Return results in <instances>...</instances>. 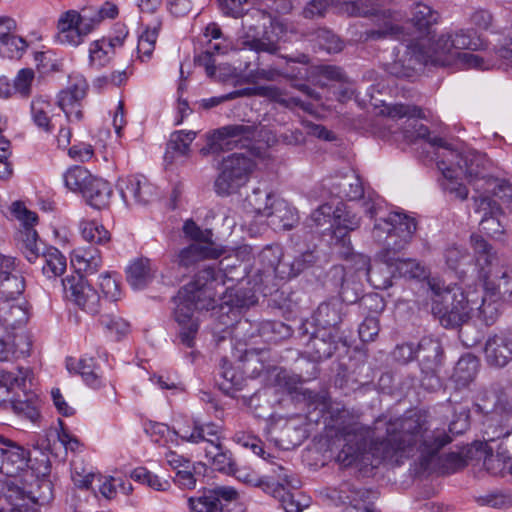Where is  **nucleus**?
<instances>
[{
    "label": "nucleus",
    "instance_id": "nucleus-1",
    "mask_svg": "<svg viewBox=\"0 0 512 512\" xmlns=\"http://www.w3.org/2000/svg\"><path fill=\"white\" fill-rule=\"evenodd\" d=\"M328 427L345 441L338 454V461L344 466L356 463L377 466L382 461L399 465L404 459L414 456H417L423 471L450 474L466 465L459 453L439 456L440 449L451 441V437L443 429L430 430L426 414L420 411L390 420L386 428L387 436L379 442L368 443L369 428L351 417L347 410L340 411Z\"/></svg>",
    "mask_w": 512,
    "mask_h": 512
},
{
    "label": "nucleus",
    "instance_id": "nucleus-2",
    "mask_svg": "<svg viewBox=\"0 0 512 512\" xmlns=\"http://www.w3.org/2000/svg\"><path fill=\"white\" fill-rule=\"evenodd\" d=\"M416 228L413 218L398 212L390 213L387 218L377 221L372 231L374 239L383 245L382 260L370 265L367 256L352 255L356 269L367 271V279L375 289L385 290L392 285L395 272L392 253H400L408 246Z\"/></svg>",
    "mask_w": 512,
    "mask_h": 512
},
{
    "label": "nucleus",
    "instance_id": "nucleus-3",
    "mask_svg": "<svg viewBox=\"0 0 512 512\" xmlns=\"http://www.w3.org/2000/svg\"><path fill=\"white\" fill-rule=\"evenodd\" d=\"M224 284L222 274L216 273L212 267H207L199 271L192 282L179 290L175 297L174 318L181 327L180 341L187 348L193 347L199 327L194 311L212 308L217 294L216 289Z\"/></svg>",
    "mask_w": 512,
    "mask_h": 512
},
{
    "label": "nucleus",
    "instance_id": "nucleus-4",
    "mask_svg": "<svg viewBox=\"0 0 512 512\" xmlns=\"http://www.w3.org/2000/svg\"><path fill=\"white\" fill-rule=\"evenodd\" d=\"M479 278L486 290L500 292L512 299V268L501 260L493 247L480 235L470 237Z\"/></svg>",
    "mask_w": 512,
    "mask_h": 512
},
{
    "label": "nucleus",
    "instance_id": "nucleus-5",
    "mask_svg": "<svg viewBox=\"0 0 512 512\" xmlns=\"http://www.w3.org/2000/svg\"><path fill=\"white\" fill-rule=\"evenodd\" d=\"M429 287L431 312L442 326L454 328L469 320L475 301L469 300L461 287L445 286L436 280L429 282Z\"/></svg>",
    "mask_w": 512,
    "mask_h": 512
},
{
    "label": "nucleus",
    "instance_id": "nucleus-6",
    "mask_svg": "<svg viewBox=\"0 0 512 512\" xmlns=\"http://www.w3.org/2000/svg\"><path fill=\"white\" fill-rule=\"evenodd\" d=\"M246 200L255 222L265 224L275 231L290 230L299 221L297 210L273 193L257 188Z\"/></svg>",
    "mask_w": 512,
    "mask_h": 512
},
{
    "label": "nucleus",
    "instance_id": "nucleus-7",
    "mask_svg": "<svg viewBox=\"0 0 512 512\" xmlns=\"http://www.w3.org/2000/svg\"><path fill=\"white\" fill-rule=\"evenodd\" d=\"M484 47V42L476 32L469 29H456L439 35L427 50H420L418 57L434 65H449L458 57L459 50L477 51Z\"/></svg>",
    "mask_w": 512,
    "mask_h": 512
},
{
    "label": "nucleus",
    "instance_id": "nucleus-8",
    "mask_svg": "<svg viewBox=\"0 0 512 512\" xmlns=\"http://www.w3.org/2000/svg\"><path fill=\"white\" fill-rule=\"evenodd\" d=\"M437 156L445 159L459 173L465 174L471 182L475 181L476 191L488 192L485 185L494 182L488 173L492 163L483 153L470 149L458 152L447 147L444 151L438 152Z\"/></svg>",
    "mask_w": 512,
    "mask_h": 512
},
{
    "label": "nucleus",
    "instance_id": "nucleus-9",
    "mask_svg": "<svg viewBox=\"0 0 512 512\" xmlns=\"http://www.w3.org/2000/svg\"><path fill=\"white\" fill-rule=\"evenodd\" d=\"M256 162L250 156L234 153L222 160L220 173L215 180V190L219 195H230L238 191L250 179Z\"/></svg>",
    "mask_w": 512,
    "mask_h": 512
},
{
    "label": "nucleus",
    "instance_id": "nucleus-10",
    "mask_svg": "<svg viewBox=\"0 0 512 512\" xmlns=\"http://www.w3.org/2000/svg\"><path fill=\"white\" fill-rule=\"evenodd\" d=\"M41 486L48 490V494L27 490L16 480L0 479V512H24L23 508L30 503L48 502L51 498V485L48 481H42Z\"/></svg>",
    "mask_w": 512,
    "mask_h": 512
},
{
    "label": "nucleus",
    "instance_id": "nucleus-11",
    "mask_svg": "<svg viewBox=\"0 0 512 512\" xmlns=\"http://www.w3.org/2000/svg\"><path fill=\"white\" fill-rule=\"evenodd\" d=\"M256 135V128L245 124L223 126L206 134V145L200 149L203 156L230 150L237 145L246 146Z\"/></svg>",
    "mask_w": 512,
    "mask_h": 512
},
{
    "label": "nucleus",
    "instance_id": "nucleus-12",
    "mask_svg": "<svg viewBox=\"0 0 512 512\" xmlns=\"http://www.w3.org/2000/svg\"><path fill=\"white\" fill-rule=\"evenodd\" d=\"M65 298L81 310L96 314L100 308V295L80 273L66 276L62 280Z\"/></svg>",
    "mask_w": 512,
    "mask_h": 512
},
{
    "label": "nucleus",
    "instance_id": "nucleus-13",
    "mask_svg": "<svg viewBox=\"0 0 512 512\" xmlns=\"http://www.w3.org/2000/svg\"><path fill=\"white\" fill-rule=\"evenodd\" d=\"M11 212L22 224V228L18 232L20 249L29 262H34L40 257L38 234L34 229V225L37 222V215L28 210L21 202H14L11 206Z\"/></svg>",
    "mask_w": 512,
    "mask_h": 512
},
{
    "label": "nucleus",
    "instance_id": "nucleus-14",
    "mask_svg": "<svg viewBox=\"0 0 512 512\" xmlns=\"http://www.w3.org/2000/svg\"><path fill=\"white\" fill-rule=\"evenodd\" d=\"M89 34L79 11L71 9L60 14L56 34L59 43L77 47L84 42Z\"/></svg>",
    "mask_w": 512,
    "mask_h": 512
},
{
    "label": "nucleus",
    "instance_id": "nucleus-15",
    "mask_svg": "<svg viewBox=\"0 0 512 512\" xmlns=\"http://www.w3.org/2000/svg\"><path fill=\"white\" fill-rule=\"evenodd\" d=\"M30 453L10 439L0 436V473L16 477L28 467Z\"/></svg>",
    "mask_w": 512,
    "mask_h": 512
},
{
    "label": "nucleus",
    "instance_id": "nucleus-16",
    "mask_svg": "<svg viewBox=\"0 0 512 512\" xmlns=\"http://www.w3.org/2000/svg\"><path fill=\"white\" fill-rule=\"evenodd\" d=\"M360 226V218L348 211L343 203H338L335 206V216L332 224V234L344 249L341 253L344 257L354 255L352 253L351 241L348 236L350 231H354Z\"/></svg>",
    "mask_w": 512,
    "mask_h": 512
},
{
    "label": "nucleus",
    "instance_id": "nucleus-17",
    "mask_svg": "<svg viewBox=\"0 0 512 512\" xmlns=\"http://www.w3.org/2000/svg\"><path fill=\"white\" fill-rule=\"evenodd\" d=\"M207 442L205 447V456L211 462V465L218 471L231 474L236 466L232 454L227 450L222 441L224 439L220 426L207 431Z\"/></svg>",
    "mask_w": 512,
    "mask_h": 512
},
{
    "label": "nucleus",
    "instance_id": "nucleus-18",
    "mask_svg": "<svg viewBox=\"0 0 512 512\" xmlns=\"http://www.w3.org/2000/svg\"><path fill=\"white\" fill-rule=\"evenodd\" d=\"M224 252V247L220 245L192 243L176 252L172 257V263L180 269L189 270L203 260L219 258Z\"/></svg>",
    "mask_w": 512,
    "mask_h": 512
},
{
    "label": "nucleus",
    "instance_id": "nucleus-19",
    "mask_svg": "<svg viewBox=\"0 0 512 512\" xmlns=\"http://www.w3.org/2000/svg\"><path fill=\"white\" fill-rule=\"evenodd\" d=\"M14 260L0 254V301L3 304L20 298L24 291V280L12 274Z\"/></svg>",
    "mask_w": 512,
    "mask_h": 512
},
{
    "label": "nucleus",
    "instance_id": "nucleus-20",
    "mask_svg": "<svg viewBox=\"0 0 512 512\" xmlns=\"http://www.w3.org/2000/svg\"><path fill=\"white\" fill-rule=\"evenodd\" d=\"M120 193L127 205L147 204L155 198L156 188L143 176H131L120 184Z\"/></svg>",
    "mask_w": 512,
    "mask_h": 512
},
{
    "label": "nucleus",
    "instance_id": "nucleus-21",
    "mask_svg": "<svg viewBox=\"0 0 512 512\" xmlns=\"http://www.w3.org/2000/svg\"><path fill=\"white\" fill-rule=\"evenodd\" d=\"M127 35V30L121 28L114 37L93 41L89 47L90 64L96 68L107 65L115 55L116 49L123 46Z\"/></svg>",
    "mask_w": 512,
    "mask_h": 512
},
{
    "label": "nucleus",
    "instance_id": "nucleus-22",
    "mask_svg": "<svg viewBox=\"0 0 512 512\" xmlns=\"http://www.w3.org/2000/svg\"><path fill=\"white\" fill-rule=\"evenodd\" d=\"M475 212L482 215L480 226L488 235L495 237L504 232L497 216L501 213L500 205L490 196L481 194L474 197Z\"/></svg>",
    "mask_w": 512,
    "mask_h": 512
},
{
    "label": "nucleus",
    "instance_id": "nucleus-23",
    "mask_svg": "<svg viewBox=\"0 0 512 512\" xmlns=\"http://www.w3.org/2000/svg\"><path fill=\"white\" fill-rule=\"evenodd\" d=\"M254 94L267 97L271 100L283 103L285 105H288L290 101L294 102L296 105H298V102L294 98H291L289 100L284 99L282 97V93L280 92V90L274 86H259L256 88L240 89V90H236V91L224 94L222 96L211 97L209 99H203L202 106L206 109H209V108L215 107L225 101L233 100V99H236L238 97H243V96H251Z\"/></svg>",
    "mask_w": 512,
    "mask_h": 512
},
{
    "label": "nucleus",
    "instance_id": "nucleus-24",
    "mask_svg": "<svg viewBox=\"0 0 512 512\" xmlns=\"http://www.w3.org/2000/svg\"><path fill=\"white\" fill-rule=\"evenodd\" d=\"M439 14L431 7L418 3L413 7L411 23L413 24L418 36L415 43H424V49H428L434 39L430 38L431 29L437 24Z\"/></svg>",
    "mask_w": 512,
    "mask_h": 512
},
{
    "label": "nucleus",
    "instance_id": "nucleus-25",
    "mask_svg": "<svg viewBox=\"0 0 512 512\" xmlns=\"http://www.w3.org/2000/svg\"><path fill=\"white\" fill-rule=\"evenodd\" d=\"M23 393L14 397L8 395L6 402H2L6 409H11L17 416L35 422L39 418V399L33 392L26 391V384L22 388H18Z\"/></svg>",
    "mask_w": 512,
    "mask_h": 512
},
{
    "label": "nucleus",
    "instance_id": "nucleus-26",
    "mask_svg": "<svg viewBox=\"0 0 512 512\" xmlns=\"http://www.w3.org/2000/svg\"><path fill=\"white\" fill-rule=\"evenodd\" d=\"M339 493V501L346 505L343 512H376L368 490L344 484Z\"/></svg>",
    "mask_w": 512,
    "mask_h": 512
},
{
    "label": "nucleus",
    "instance_id": "nucleus-27",
    "mask_svg": "<svg viewBox=\"0 0 512 512\" xmlns=\"http://www.w3.org/2000/svg\"><path fill=\"white\" fill-rule=\"evenodd\" d=\"M156 271L150 259L136 258L126 268L127 281L134 289H143L154 279Z\"/></svg>",
    "mask_w": 512,
    "mask_h": 512
},
{
    "label": "nucleus",
    "instance_id": "nucleus-28",
    "mask_svg": "<svg viewBox=\"0 0 512 512\" xmlns=\"http://www.w3.org/2000/svg\"><path fill=\"white\" fill-rule=\"evenodd\" d=\"M69 373L78 374L88 385H95L98 379V366L91 354H75L66 358Z\"/></svg>",
    "mask_w": 512,
    "mask_h": 512
},
{
    "label": "nucleus",
    "instance_id": "nucleus-29",
    "mask_svg": "<svg viewBox=\"0 0 512 512\" xmlns=\"http://www.w3.org/2000/svg\"><path fill=\"white\" fill-rule=\"evenodd\" d=\"M437 167L443 175V179L440 182L442 189L456 199H467L469 193L468 189L458 181V178L462 174L443 158L437 161Z\"/></svg>",
    "mask_w": 512,
    "mask_h": 512
},
{
    "label": "nucleus",
    "instance_id": "nucleus-30",
    "mask_svg": "<svg viewBox=\"0 0 512 512\" xmlns=\"http://www.w3.org/2000/svg\"><path fill=\"white\" fill-rule=\"evenodd\" d=\"M437 167L443 175V179L440 182L442 189L456 199H467L469 193L468 189L458 181V178L462 174L443 158L437 161Z\"/></svg>",
    "mask_w": 512,
    "mask_h": 512
},
{
    "label": "nucleus",
    "instance_id": "nucleus-31",
    "mask_svg": "<svg viewBox=\"0 0 512 512\" xmlns=\"http://www.w3.org/2000/svg\"><path fill=\"white\" fill-rule=\"evenodd\" d=\"M33 371L29 367L19 366L17 374L0 369V404L6 402V397L15 393L16 388H22L25 382H31Z\"/></svg>",
    "mask_w": 512,
    "mask_h": 512
},
{
    "label": "nucleus",
    "instance_id": "nucleus-32",
    "mask_svg": "<svg viewBox=\"0 0 512 512\" xmlns=\"http://www.w3.org/2000/svg\"><path fill=\"white\" fill-rule=\"evenodd\" d=\"M145 29L140 34L137 45L138 58L142 61L150 60L155 49L158 33L161 28V21L158 17L150 22H145L144 17L141 18Z\"/></svg>",
    "mask_w": 512,
    "mask_h": 512
},
{
    "label": "nucleus",
    "instance_id": "nucleus-33",
    "mask_svg": "<svg viewBox=\"0 0 512 512\" xmlns=\"http://www.w3.org/2000/svg\"><path fill=\"white\" fill-rule=\"evenodd\" d=\"M71 265L77 272L96 273L102 265L99 250L96 248H75L70 257Z\"/></svg>",
    "mask_w": 512,
    "mask_h": 512
},
{
    "label": "nucleus",
    "instance_id": "nucleus-34",
    "mask_svg": "<svg viewBox=\"0 0 512 512\" xmlns=\"http://www.w3.org/2000/svg\"><path fill=\"white\" fill-rule=\"evenodd\" d=\"M420 50L425 51L424 43H411L407 45L406 54L409 55V63L405 64L402 61H394L388 64L387 71L398 78H410L414 75L416 63L428 64L419 59L418 54Z\"/></svg>",
    "mask_w": 512,
    "mask_h": 512
},
{
    "label": "nucleus",
    "instance_id": "nucleus-35",
    "mask_svg": "<svg viewBox=\"0 0 512 512\" xmlns=\"http://www.w3.org/2000/svg\"><path fill=\"white\" fill-rule=\"evenodd\" d=\"M112 193L113 190L109 182L94 177L87 190L84 191L83 196L93 208L104 209L110 204Z\"/></svg>",
    "mask_w": 512,
    "mask_h": 512
},
{
    "label": "nucleus",
    "instance_id": "nucleus-36",
    "mask_svg": "<svg viewBox=\"0 0 512 512\" xmlns=\"http://www.w3.org/2000/svg\"><path fill=\"white\" fill-rule=\"evenodd\" d=\"M79 12L91 33L104 20L114 19L118 15V7L114 3L105 2L100 6L84 7Z\"/></svg>",
    "mask_w": 512,
    "mask_h": 512
},
{
    "label": "nucleus",
    "instance_id": "nucleus-37",
    "mask_svg": "<svg viewBox=\"0 0 512 512\" xmlns=\"http://www.w3.org/2000/svg\"><path fill=\"white\" fill-rule=\"evenodd\" d=\"M275 490L268 492L278 499L285 512H302L310 504V499L301 493H292L284 488V484L274 482Z\"/></svg>",
    "mask_w": 512,
    "mask_h": 512
},
{
    "label": "nucleus",
    "instance_id": "nucleus-38",
    "mask_svg": "<svg viewBox=\"0 0 512 512\" xmlns=\"http://www.w3.org/2000/svg\"><path fill=\"white\" fill-rule=\"evenodd\" d=\"M479 360L475 354H463L458 360L453 379L457 386L465 387L472 382L478 372Z\"/></svg>",
    "mask_w": 512,
    "mask_h": 512
},
{
    "label": "nucleus",
    "instance_id": "nucleus-39",
    "mask_svg": "<svg viewBox=\"0 0 512 512\" xmlns=\"http://www.w3.org/2000/svg\"><path fill=\"white\" fill-rule=\"evenodd\" d=\"M332 187L333 192L338 197L346 198L348 200L360 199L364 193L362 182L354 173L336 179L332 183Z\"/></svg>",
    "mask_w": 512,
    "mask_h": 512
},
{
    "label": "nucleus",
    "instance_id": "nucleus-40",
    "mask_svg": "<svg viewBox=\"0 0 512 512\" xmlns=\"http://www.w3.org/2000/svg\"><path fill=\"white\" fill-rule=\"evenodd\" d=\"M218 425L213 423L208 424H197L196 422L179 424L177 429H174L176 433V444H178V438L183 441L198 444L200 442H207V431L212 428H217Z\"/></svg>",
    "mask_w": 512,
    "mask_h": 512
},
{
    "label": "nucleus",
    "instance_id": "nucleus-41",
    "mask_svg": "<svg viewBox=\"0 0 512 512\" xmlns=\"http://www.w3.org/2000/svg\"><path fill=\"white\" fill-rule=\"evenodd\" d=\"M82 238L89 243L106 245L111 240V233L99 222L83 219L79 222Z\"/></svg>",
    "mask_w": 512,
    "mask_h": 512
},
{
    "label": "nucleus",
    "instance_id": "nucleus-42",
    "mask_svg": "<svg viewBox=\"0 0 512 512\" xmlns=\"http://www.w3.org/2000/svg\"><path fill=\"white\" fill-rule=\"evenodd\" d=\"M65 186L73 192L84 193L94 176L83 166H73L63 175Z\"/></svg>",
    "mask_w": 512,
    "mask_h": 512
},
{
    "label": "nucleus",
    "instance_id": "nucleus-43",
    "mask_svg": "<svg viewBox=\"0 0 512 512\" xmlns=\"http://www.w3.org/2000/svg\"><path fill=\"white\" fill-rule=\"evenodd\" d=\"M83 97L71 94L69 91H60L57 97V104L70 122L81 121L83 118L82 101Z\"/></svg>",
    "mask_w": 512,
    "mask_h": 512
},
{
    "label": "nucleus",
    "instance_id": "nucleus-44",
    "mask_svg": "<svg viewBox=\"0 0 512 512\" xmlns=\"http://www.w3.org/2000/svg\"><path fill=\"white\" fill-rule=\"evenodd\" d=\"M53 110V104L46 98L39 96L35 97L31 103V115L35 124L50 132L52 129L50 122V114Z\"/></svg>",
    "mask_w": 512,
    "mask_h": 512
},
{
    "label": "nucleus",
    "instance_id": "nucleus-45",
    "mask_svg": "<svg viewBox=\"0 0 512 512\" xmlns=\"http://www.w3.org/2000/svg\"><path fill=\"white\" fill-rule=\"evenodd\" d=\"M214 495L215 493L208 489L199 496L190 497L188 499L190 512H223L224 506L222 502Z\"/></svg>",
    "mask_w": 512,
    "mask_h": 512
},
{
    "label": "nucleus",
    "instance_id": "nucleus-46",
    "mask_svg": "<svg viewBox=\"0 0 512 512\" xmlns=\"http://www.w3.org/2000/svg\"><path fill=\"white\" fill-rule=\"evenodd\" d=\"M42 271L47 277L62 275L66 270V258L56 248L47 249L41 256Z\"/></svg>",
    "mask_w": 512,
    "mask_h": 512
},
{
    "label": "nucleus",
    "instance_id": "nucleus-47",
    "mask_svg": "<svg viewBox=\"0 0 512 512\" xmlns=\"http://www.w3.org/2000/svg\"><path fill=\"white\" fill-rule=\"evenodd\" d=\"M244 378L232 367L227 366L225 359L222 365V381L219 383L220 389L227 395L236 398L237 392L243 389Z\"/></svg>",
    "mask_w": 512,
    "mask_h": 512
},
{
    "label": "nucleus",
    "instance_id": "nucleus-48",
    "mask_svg": "<svg viewBox=\"0 0 512 512\" xmlns=\"http://www.w3.org/2000/svg\"><path fill=\"white\" fill-rule=\"evenodd\" d=\"M231 474L245 484L260 487L265 493L276 491V486L274 485L273 480L265 479V477H259L249 468H237L235 466L234 471Z\"/></svg>",
    "mask_w": 512,
    "mask_h": 512
},
{
    "label": "nucleus",
    "instance_id": "nucleus-49",
    "mask_svg": "<svg viewBox=\"0 0 512 512\" xmlns=\"http://www.w3.org/2000/svg\"><path fill=\"white\" fill-rule=\"evenodd\" d=\"M314 320L316 325L323 329H335L336 326L341 322V316L339 311L330 304L322 303L318 306Z\"/></svg>",
    "mask_w": 512,
    "mask_h": 512
},
{
    "label": "nucleus",
    "instance_id": "nucleus-50",
    "mask_svg": "<svg viewBox=\"0 0 512 512\" xmlns=\"http://www.w3.org/2000/svg\"><path fill=\"white\" fill-rule=\"evenodd\" d=\"M100 323L111 336L115 337L116 340H119L120 337L126 335L130 329V325L126 320L113 313L101 315Z\"/></svg>",
    "mask_w": 512,
    "mask_h": 512
},
{
    "label": "nucleus",
    "instance_id": "nucleus-51",
    "mask_svg": "<svg viewBox=\"0 0 512 512\" xmlns=\"http://www.w3.org/2000/svg\"><path fill=\"white\" fill-rule=\"evenodd\" d=\"M382 114L387 115L393 119H401L404 117L409 118H420L425 119L426 115L424 111L418 107L413 105H405V104H393L387 105L381 110Z\"/></svg>",
    "mask_w": 512,
    "mask_h": 512
},
{
    "label": "nucleus",
    "instance_id": "nucleus-52",
    "mask_svg": "<svg viewBox=\"0 0 512 512\" xmlns=\"http://www.w3.org/2000/svg\"><path fill=\"white\" fill-rule=\"evenodd\" d=\"M27 47L28 43L25 39L11 34L0 44V54L10 59H19Z\"/></svg>",
    "mask_w": 512,
    "mask_h": 512
},
{
    "label": "nucleus",
    "instance_id": "nucleus-53",
    "mask_svg": "<svg viewBox=\"0 0 512 512\" xmlns=\"http://www.w3.org/2000/svg\"><path fill=\"white\" fill-rule=\"evenodd\" d=\"M394 255L395 271L403 277L420 278L425 276V269L418 262L412 259H402L398 253Z\"/></svg>",
    "mask_w": 512,
    "mask_h": 512
},
{
    "label": "nucleus",
    "instance_id": "nucleus-54",
    "mask_svg": "<svg viewBox=\"0 0 512 512\" xmlns=\"http://www.w3.org/2000/svg\"><path fill=\"white\" fill-rule=\"evenodd\" d=\"M131 478L134 481L148 485L157 491H165L169 487L167 480L161 479L159 476L151 473L144 467H138L131 472Z\"/></svg>",
    "mask_w": 512,
    "mask_h": 512
},
{
    "label": "nucleus",
    "instance_id": "nucleus-55",
    "mask_svg": "<svg viewBox=\"0 0 512 512\" xmlns=\"http://www.w3.org/2000/svg\"><path fill=\"white\" fill-rule=\"evenodd\" d=\"M183 232L186 237L202 245H217L213 240V233L210 229H201L193 220L185 221Z\"/></svg>",
    "mask_w": 512,
    "mask_h": 512
},
{
    "label": "nucleus",
    "instance_id": "nucleus-56",
    "mask_svg": "<svg viewBox=\"0 0 512 512\" xmlns=\"http://www.w3.org/2000/svg\"><path fill=\"white\" fill-rule=\"evenodd\" d=\"M34 59L38 71L44 75L60 70L61 62L51 51L36 52Z\"/></svg>",
    "mask_w": 512,
    "mask_h": 512
},
{
    "label": "nucleus",
    "instance_id": "nucleus-57",
    "mask_svg": "<svg viewBox=\"0 0 512 512\" xmlns=\"http://www.w3.org/2000/svg\"><path fill=\"white\" fill-rule=\"evenodd\" d=\"M500 430L501 431L497 433V428L493 427L492 425H488L487 429L485 430V440L488 442H493L496 439H501V442L498 446L499 450H502L505 455H507V457L512 460V432H503V428Z\"/></svg>",
    "mask_w": 512,
    "mask_h": 512
},
{
    "label": "nucleus",
    "instance_id": "nucleus-58",
    "mask_svg": "<svg viewBox=\"0 0 512 512\" xmlns=\"http://www.w3.org/2000/svg\"><path fill=\"white\" fill-rule=\"evenodd\" d=\"M455 60H457L458 64L465 69H476L484 71L494 67V63H492L490 60H487L480 55L468 52L458 54V57Z\"/></svg>",
    "mask_w": 512,
    "mask_h": 512
},
{
    "label": "nucleus",
    "instance_id": "nucleus-59",
    "mask_svg": "<svg viewBox=\"0 0 512 512\" xmlns=\"http://www.w3.org/2000/svg\"><path fill=\"white\" fill-rule=\"evenodd\" d=\"M510 461L507 455L498 449L496 454L489 453L485 456L483 465L490 474L497 476L506 470Z\"/></svg>",
    "mask_w": 512,
    "mask_h": 512
},
{
    "label": "nucleus",
    "instance_id": "nucleus-60",
    "mask_svg": "<svg viewBox=\"0 0 512 512\" xmlns=\"http://www.w3.org/2000/svg\"><path fill=\"white\" fill-rule=\"evenodd\" d=\"M481 505L492 508L505 509L512 507V493L508 492H491L478 498Z\"/></svg>",
    "mask_w": 512,
    "mask_h": 512
},
{
    "label": "nucleus",
    "instance_id": "nucleus-61",
    "mask_svg": "<svg viewBox=\"0 0 512 512\" xmlns=\"http://www.w3.org/2000/svg\"><path fill=\"white\" fill-rule=\"evenodd\" d=\"M383 24L376 30H370L366 32L367 39H380L387 36H392L397 39L402 38V30L401 28L392 23L390 17L385 15L382 16Z\"/></svg>",
    "mask_w": 512,
    "mask_h": 512
},
{
    "label": "nucleus",
    "instance_id": "nucleus-62",
    "mask_svg": "<svg viewBox=\"0 0 512 512\" xmlns=\"http://www.w3.org/2000/svg\"><path fill=\"white\" fill-rule=\"evenodd\" d=\"M195 138L196 132L194 131H176L171 134L169 145L174 151L185 155L188 153L190 145Z\"/></svg>",
    "mask_w": 512,
    "mask_h": 512
},
{
    "label": "nucleus",
    "instance_id": "nucleus-63",
    "mask_svg": "<svg viewBox=\"0 0 512 512\" xmlns=\"http://www.w3.org/2000/svg\"><path fill=\"white\" fill-rule=\"evenodd\" d=\"M34 78L35 74L31 68H23L19 70L14 79L13 90L23 97H28L31 94Z\"/></svg>",
    "mask_w": 512,
    "mask_h": 512
},
{
    "label": "nucleus",
    "instance_id": "nucleus-64",
    "mask_svg": "<svg viewBox=\"0 0 512 512\" xmlns=\"http://www.w3.org/2000/svg\"><path fill=\"white\" fill-rule=\"evenodd\" d=\"M317 44L320 49L328 53H337L342 50V41L331 31L321 29L317 33Z\"/></svg>",
    "mask_w": 512,
    "mask_h": 512
}]
</instances>
